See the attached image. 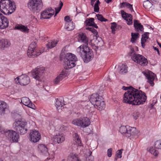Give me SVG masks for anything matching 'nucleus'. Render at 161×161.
Returning <instances> with one entry per match:
<instances>
[{
  "mask_svg": "<svg viewBox=\"0 0 161 161\" xmlns=\"http://www.w3.org/2000/svg\"><path fill=\"white\" fill-rule=\"evenodd\" d=\"M122 89L127 90L124 94L123 101L124 103L132 105H138L143 104L147 100L145 93L131 86H123Z\"/></svg>",
  "mask_w": 161,
  "mask_h": 161,
  "instance_id": "nucleus-1",
  "label": "nucleus"
},
{
  "mask_svg": "<svg viewBox=\"0 0 161 161\" xmlns=\"http://www.w3.org/2000/svg\"><path fill=\"white\" fill-rule=\"evenodd\" d=\"M77 51L85 63L88 62L93 58V54L92 50L86 45H81L77 48Z\"/></svg>",
  "mask_w": 161,
  "mask_h": 161,
  "instance_id": "nucleus-2",
  "label": "nucleus"
},
{
  "mask_svg": "<svg viewBox=\"0 0 161 161\" xmlns=\"http://www.w3.org/2000/svg\"><path fill=\"white\" fill-rule=\"evenodd\" d=\"M16 8L14 2L10 0H1L0 1V11L6 15L13 13Z\"/></svg>",
  "mask_w": 161,
  "mask_h": 161,
  "instance_id": "nucleus-3",
  "label": "nucleus"
},
{
  "mask_svg": "<svg viewBox=\"0 0 161 161\" xmlns=\"http://www.w3.org/2000/svg\"><path fill=\"white\" fill-rule=\"evenodd\" d=\"M90 103L93 105L94 107L99 110L103 109L105 107L104 102L102 101L101 97H99L97 94H93L90 97Z\"/></svg>",
  "mask_w": 161,
  "mask_h": 161,
  "instance_id": "nucleus-4",
  "label": "nucleus"
},
{
  "mask_svg": "<svg viewBox=\"0 0 161 161\" xmlns=\"http://www.w3.org/2000/svg\"><path fill=\"white\" fill-rule=\"evenodd\" d=\"M27 6L30 10L33 13L39 12L43 6L42 0H29Z\"/></svg>",
  "mask_w": 161,
  "mask_h": 161,
  "instance_id": "nucleus-5",
  "label": "nucleus"
},
{
  "mask_svg": "<svg viewBox=\"0 0 161 161\" xmlns=\"http://www.w3.org/2000/svg\"><path fill=\"white\" fill-rule=\"evenodd\" d=\"M13 125L14 129L21 135H24L27 132V123L25 121L16 119Z\"/></svg>",
  "mask_w": 161,
  "mask_h": 161,
  "instance_id": "nucleus-6",
  "label": "nucleus"
},
{
  "mask_svg": "<svg viewBox=\"0 0 161 161\" xmlns=\"http://www.w3.org/2000/svg\"><path fill=\"white\" fill-rule=\"evenodd\" d=\"M131 51L130 56H131L132 60L135 62L143 66L147 64V60L144 56L140 54L135 53L133 49H131Z\"/></svg>",
  "mask_w": 161,
  "mask_h": 161,
  "instance_id": "nucleus-7",
  "label": "nucleus"
},
{
  "mask_svg": "<svg viewBox=\"0 0 161 161\" xmlns=\"http://www.w3.org/2000/svg\"><path fill=\"white\" fill-rule=\"evenodd\" d=\"M64 59L65 64L69 69L75 67L76 65L75 63L78 60L76 56L70 53L66 54Z\"/></svg>",
  "mask_w": 161,
  "mask_h": 161,
  "instance_id": "nucleus-8",
  "label": "nucleus"
},
{
  "mask_svg": "<svg viewBox=\"0 0 161 161\" xmlns=\"http://www.w3.org/2000/svg\"><path fill=\"white\" fill-rule=\"evenodd\" d=\"M72 123L75 125L84 128L90 125V122L88 118L83 117L73 120L72 121Z\"/></svg>",
  "mask_w": 161,
  "mask_h": 161,
  "instance_id": "nucleus-9",
  "label": "nucleus"
},
{
  "mask_svg": "<svg viewBox=\"0 0 161 161\" xmlns=\"http://www.w3.org/2000/svg\"><path fill=\"white\" fill-rule=\"evenodd\" d=\"M5 134L10 141L13 142H18L19 135L18 133L12 130H8L6 131Z\"/></svg>",
  "mask_w": 161,
  "mask_h": 161,
  "instance_id": "nucleus-10",
  "label": "nucleus"
},
{
  "mask_svg": "<svg viewBox=\"0 0 161 161\" xmlns=\"http://www.w3.org/2000/svg\"><path fill=\"white\" fill-rule=\"evenodd\" d=\"M36 43L32 42L28 47L27 55L29 57H35L40 54L41 52H37L36 49Z\"/></svg>",
  "mask_w": 161,
  "mask_h": 161,
  "instance_id": "nucleus-11",
  "label": "nucleus"
},
{
  "mask_svg": "<svg viewBox=\"0 0 161 161\" xmlns=\"http://www.w3.org/2000/svg\"><path fill=\"white\" fill-rule=\"evenodd\" d=\"M29 139L32 142L35 143L38 142L41 138V135L38 131L32 130L29 135Z\"/></svg>",
  "mask_w": 161,
  "mask_h": 161,
  "instance_id": "nucleus-12",
  "label": "nucleus"
},
{
  "mask_svg": "<svg viewBox=\"0 0 161 161\" xmlns=\"http://www.w3.org/2000/svg\"><path fill=\"white\" fill-rule=\"evenodd\" d=\"M144 75L147 79V82L152 86L154 85L153 81L154 80L155 75L152 71L146 70L142 72Z\"/></svg>",
  "mask_w": 161,
  "mask_h": 161,
  "instance_id": "nucleus-13",
  "label": "nucleus"
},
{
  "mask_svg": "<svg viewBox=\"0 0 161 161\" xmlns=\"http://www.w3.org/2000/svg\"><path fill=\"white\" fill-rule=\"evenodd\" d=\"M18 81L19 83L21 85L25 86L30 83V81L29 77L27 75H23L19 77H17L15 80Z\"/></svg>",
  "mask_w": 161,
  "mask_h": 161,
  "instance_id": "nucleus-14",
  "label": "nucleus"
},
{
  "mask_svg": "<svg viewBox=\"0 0 161 161\" xmlns=\"http://www.w3.org/2000/svg\"><path fill=\"white\" fill-rule=\"evenodd\" d=\"M44 71L42 68H37L33 70L32 72V75L37 80H40V78L42 75Z\"/></svg>",
  "mask_w": 161,
  "mask_h": 161,
  "instance_id": "nucleus-15",
  "label": "nucleus"
},
{
  "mask_svg": "<svg viewBox=\"0 0 161 161\" xmlns=\"http://www.w3.org/2000/svg\"><path fill=\"white\" fill-rule=\"evenodd\" d=\"M21 103L29 108L35 109L36 108L35 105L30 100V99L26 97H23L21 99Z\"/></svg>",
  "mask_w": 161,
  "mask_h": 161,
  "instance_id": "nucleus-16",
  "label": "nucleus"
},
{
  "mask_svg": "<svg viewBox=\"0 0 161 161\" xmlns=\"http://www.w3.org/2000/svg\"><path fill=\"white\" fill-rule=\"evenodd\" d=\"M9 22L6 17L0 13V29H4L8 25Z\"/></svg>",
  "mask_w": 161,
  "mask_h": 161,
  "instance_id": "nucleus-17",
  "label": "nucleus"
},
{
  "mask_svg": "<svg viewBox=\"0 0 161 161\" xmlns=\"http://www.w3.org/2000/svg\"><path fill=\"white\" fill-rule=\"evenodd\" d=\"M67 75V73L66 70L65 69L63 70L59 75L54 80V83L55 84H58Z\"/></svg>",
  "mask_w": 161,
  "mask_h": 161,
  "instance_id": "nucleus-18",
  "label": "nucleus"
},
{
  "mask_svg": "<svg viewBox=\"0 0 161 161\" xmlns=\"http://www.w3.org/2000/svg\"><path fill=\"white\" fill-rule=\"evenodd\" d=\"M52 140L55 143L63 142L65 140V137L63 134H58L54 136Z\"/></svg>",
  "mask_w": 161,
  "mask_h": 161,
  "instance_id": "nucleus-19",
  "label": "nucleus"
},
{
  "mask_svg": "<svg viewBox=\"0 0 161 161\" xmlns=\"http://www.w3.org/2000/svg\"><path fill=\"white\" fill-rule=\"evenodd\" d=\"M8 104L3 101H0V114L3 115L5 112L8 110Z\"/></svg>",
  "mask_w": 161,
  "mask_h": 161,
  "instance_id": "nucleus-20",
  "label": "nucleus"
},
{
  "mask_svg": "<svg viewBox=\"0 0 161 161\" xmlns=\"http://www.w3.org/2000/svg\"><path fill=\"white\" fill-rule=\"evenodd\" d=\"M128 128V133H126V137H129L131 136L138 135L139 132L136 130V128L130 127Z\"/></svg>",
  "mask_w": 161,
  "mask_h": 161,
  "instance_id": "nucleus-21",
  "label": "nucleus"
},
{
  "mask_svg": "<svg viewBox=\"0 0 161 161\" xmlns=\"http://www.w3.org/2000/svg\"><path fill=\"white\" fill-rule=\"evenodd\" d=\"M11 45V43L8 40L2 39L0 41V48L3 49L4 48H7Z\"/></svg>",
  "mask_w": 161,
  "mask_h": 161,
  "instance_id": "nucleus-22",
  "label": "nucleus"
},
{
  "mask_svg": "<svg viewBox=\"0 0 161 161\" xmlns=\"http://www.w3.org/2000/svg\"><path fill=\"white\" fill-rule=\"evenodd\" d=\"M39 151L42 154L47 155L49 154L48 149L47 147L43 144H40L38 146Z\"/></svg>",
  "mask_w": 161,
  "mask_h": 161,
  "instance_id": "nucleus-23",
  "label": "nucleus"
},
{
  "mask_svg": "<svg viewBox=\"0 0 161 161\" xmlns=\"http://www.w3.org/2000/svg\"><path fill=\"white\" fill-rule=\"evenodd\" d=\"M134 25L136 31H143V27L138 20H135L134 21Z\"/></svg>",
  "mask_w": 161,
  "mask_h": 161,
  "instance_id": "nucleus-24",
  "label": "nucleus"
},
{
  "mask_svg": "<svg viewBox=\"0 0 161 161\" xmlns=\"http://www.w3.org/2000/svg\"><path fill=\"white\" fill-rule=\"evenodd\" d=\"M67 161H80L79 159L78 156L76 154L71 153L68 156Z\"/></svg>",
  "mask_w": 161,
  "mask_h": 161,
  "instance_id": "nucleus-25",
  "label": "nucleus"
},
{
  "mask_svg": "<svg viewBox=\"0 0 161 161\" xmlns=\"http://www.w3.org/2000/svg\"><path fill=\"white\" fill-rule=\"evenodd\" d=\"M94 19L93 18H90L88 19L86 21L85 23L86 24V26H92L96 28H98L97 24L94 22Z\"/></svg>",
  "mask_w": 161,
  "mask_h": 161,
  "instance_id": "nucleus-26",
  "label": "nucleus"
},
{
  "mask_svg": "<svg viewBox=\"0 0 161 161\" xmlns=\"http://www.w3.org/2000/svg\"><path fill=\"white\" fill-rule=\"evenodd\" d=\"M79 41L85 43L87 45L88 44V40L87 37L85 34L81 33L79 34Z\"/></svg>",
  "mask_w": 161,
  "mask_h": 161,
  "instance_id": "nucleus-27",
  "label": "nucleus"
},
{
  "mask_svg": "<svg viewBox=\"0 0 161 161\" xmlns=\"http://www.w3.org/2000/svg\"><path fill=\"white\" fill-rule=\"evenodd\" d=\"M148 32H145L142 35L141 38V44L142 46L144 48L145 46V43L147 42V40L149 38Z\"/></svg>",
  "mask_w": 161,
  "mask_h": 161,
  "instance_id": "nucleus-28",
  "label": "nucleus"
},
{
  "mask_svg": "<svg viewBox=\"0 0 161 161\" xmlns=\"http://www.w3.org/2000/svg\"><path fill=\"white\" fill-rule=\"evenodd\" d=\"M75 27V25L72 21H70L69 22H66L65 25V28L68 31H71L73 30Z\"/></svg>",
  "mask_w": 161,
  "mask_h": 161,
  "instance_id": "nucleus-29",
  "label": "nucleus"
},
{
  "mask_svg": "<svg viewBox=\"0 0 161 161\" xmlns=\"http://www.w3.org/2000/svg\"><path fill=\"white\" fill-rule=\"evenodd\" d=\"M15 29L20 30L24 32H29V29L26 26H24L21 25H18L15 27Z\"/></svg>",
  "mask_w": 161,
  "mask_h": 161,
  "instance_id": "nucleus-30",
  "label": "nucleus"
},
{
  "mask_svg": "<svg viewBox=\"0 0 161 161\" xmlns=\"http://www.w3.org/2000/svg\"><path fill=\"white\" fill-rule=\"evenodd\" d=\"M41 19H48L51 18V16L49 14V12L47 10V8L43 11L41 13Z\"/></svg>",
  "mask_w": 161,
  "mask_h": 161,
  "instance_id": "nucleus-31",
  "label": "nucleus"
},
{
  "mask_svg": "<svg viewBox=\"0 0 161 161\" xmlns=\"http://www.w3.org/2000/svg\"><path fill=\"white\" fill-rule=\"evenodd\" d=\"M127 68L125 64H122L119 66L118 68L119 72L121 74H123L127 72Z\"/></svg>",
  "mask_w": 161,
  "mask_h": 161,
  "instance_id": "nucleus-32",
  "label": "nucleus"
},
{
  "mask_svg": "<svg viewBox=\"0 0 161 161\" xmlns=\"http://www.w3.org/2000/svg\"><path fill=\"white\" fill-rule=\"evenodd\" d=\"M73 137L74 140L75 142L79 146H82L81 143V141L80 138H79L78 134L77 133H75L73 134Z\"/></svg>",
  "mask_w": 161,
  "mask_h": 161,
  "instance_id": "nucleus-33",
  "label": "nucleus"
},
{
  "mask_svg": "<svg viewBox=\"0 0 161 161\" xmlns=\"http://www.w3.org/2000/svg\"><path fill=\"white\" fill-rule=\"evenodd\" d=\"M128 126H122L119 128V131L122 134H124V136H126V133H128Z\"/></svg>",
  "mask_w": 161,
  "mask_h": 161,
  "instance_id": "nucleus-34",
  "label": "nucleus"
},
{
  "mask_svg": "<svg viewBox=\"0 0 161 161\" xmlns=\"http://www.w3.org/2000/svg\"><path fill=\"white\" fill-rule=\"evenodd\" d=\"M58 41L56 40H51L49 41L48 43L46 44V46L48 48H52L54 47L58 43Z\"/></svg>",
  "mask_w": 161,
  "mask_h": 161,
  "instance_id": "nucleus-35",
  "label": "nucleus"
},
{
  "mask_svg": "<svg viewBox=\"0 0 161 161\" xmlns=\"http://www.w3.org/2000/svg\"><path fill=\"white\" fill-rule=\"evenodd\" d=\"M94 107L93 105L90 103H89L88 104H87L85 107L84 109L86 111V112H88L92 113L93 111V110L94 109Z\"/></svg>",
  "mask_w": 161,
  "mask_h": 161,
  "instance_id": "nucleus-36",
  "label": "nucleus"
},
{
  "mask_svg": "<svg viewBox=\"0 0 161 161\" xmlns=\"http://www.w3.org/2000/svg\"><path fill=\"white\" fill-rule=\"evenodd\" d=\"M62 100L60 98H57L56 99V102L55 103V106L58 109H59L64 104L62 102Z\"/></svg>",
  "mask_w": 161,
  "mask_h": 161,
  "instance_id": "nucleus-37",
  "label": "nucleus"
},
{
  "mask_svg": "<svg viewBox=\"0 0 161 161\" xmlns=\"http://www.w3.org/2000/svg\"><path fill=\"white\" fill-rule=\"evenodd\" d=\"M121 13L122 18L125 19L132 18V15L130 14L126 13L123 10L121 11Z\"/></svg>",
  "mask_w": 161,
  "mask_h": 161,
  "instance_id": "nucleus-38",
  "label": "nucleus"
},
{
  "mask_svg": "<svg viewBox=\"0 0 161 161\" xmlns=\"http://www.w3.org/2000/svg\"><path fill=\"white\" fill-rule=\"evenodd\" d=\"M153 4L148 0L143 2V6L146 9H149L152 6Z\"/></svg>",
  "mask_w": 161,
  "mask_h": 161,
  "instance_id": "nucleus-39",
  "label": "nucleus"
},
{
  "mask_svg": "<svg viewBox=\"0 0 161 161\" xmlns=\"http://www.w3.org/2000/svg\"><path fill=\"white\" fill-rule=\"evenodd\" d=\"M148 150L150 153L155 156H157L158 155V152L154 147H151Z\"/></svg>",
  "mask_w": 161,
  "mask_h": 161,
  "instance_id": "nucleus-40",
  "label": "nucleus"
},
{
  "mask_svg": "<svg viewBox=\"0 0 161 161\" xmlns=\"http://www.w3.org/2000/svg\"><path fill=\"white\" fill-rule=\"evenodd\" d=\"M139 34L138 33H131V42L132 43L135 42V41L138 38Z\"/></svg>",
  "mask_w": 161,
  "mask_h": 161,
  "instance_id": "nucleus-41",
  "label": "nucleus"
},
{
  "mask_svg": "<svg viewBox=\"0 0 161 161\" xmlns=\"http://www.w3.org/2000/svg\"><path fill=\"white\" fill-rule=\"evenodd\" d=\"M100 4L99 0L97 1L94 6V11L96 12H98L99 11V6Z\"/></svg>",
  "mask_w": 161,
  "mask_h": 161,
  "instance_id": "nucleus-42",
  "label": "nucleus"
},
{
  "mask_svg": "<svg viewBox=\"0 0 161 161\" xmlns=\"http://www.w3.org/2000/svg\"><path fill=\"white\" fill-rule=\"evenodd\" d=\"M63 3L61 1H60V3L59 5V7L57 8H55V16L57 15V14L61 10L62 7L63 6Z\"/></svg>",
  "mask_w": 161,
  "mask_h": 161,
  "instance_id": "nucleus-43",
  "label": "nucleus"
},
{
  "mask_svg": "<svg viewBox=\"0 0 161 161\" xmlns=\"http://www.w3.org/2000/svg\"><path fill=\"white\" fill-rule=\"evenodd\" d=\"M111 24V28L112 30V32L113 34H115V30L117 29V24L115 22L112 23Z\"/></svg>",
  "mask_w": 161,
  "mask_h": 161,
  "instance_id": "nucleus-44",
  "label": "nucleus"
},
{
  "mask_svg": "<svg viewBox=\"0 0 161 161\" xmlns=\"http://www.w3.org/2000/svg\"><path fill=\"white\" fill-rule=\"evenodd\" d=\"M155 147L158 149H161V140L157 141L155 142Z\"/></svg>",
  "mask_w": 161,
  "mask_h": 161,
  "instance_id": "nucleus-45",
  "label": "nucleus"
},
{
  "mask_svg": "<svg viewBox=\"0 0 161 161\" xmlns=\"http://www.w3.org/2000/svg\"><path fill=\"white\" fill-rule=\"evenodd\" d=\"M96 16L98 19L102 22L106 21L108 20V19L104 18L102 14H97L96 15Z\"/></svg>",
  "mask_w": 161,
  "mask_h": 161,
  "instance_id": "nucleus-46",
  "label": "nucleus"
},
{
  "mask_svg": "<svg viewBox=\"0 0 161 161\" xmlns=\"http://www.w3.org/2000/svg\"><path fill=\"white\" fill-rule=\"evenodd\" d=\"M122 149H120V150H118L116 152V157L115 158V160H117V158H120L122 157L121 154H122Z\"/></svg>",
  "mask_w": 161,
  "mask_h": 161,
  "instance_id": "nucleus-47",
  "label": "nucleus"
},
{
  "mask_svg": "<svg viewBox=\"0 0 161 161\" xmlns=\"http://www.w3.org/2000/svg\"><path fill=\"white\" fill-rule=\"evenodd\" d=\"M129 5H130V4L129 3L127 2H123L120 4V8H121L125 7H127Z\"/></svg>",
  "mask_w": 161,
  "mask_h": 161,
  "instance_id": "nucleus-48",
  "label": "nucleus"
},
{
  "mask_svg": "<svg viewBox=\"0 0 161 161\" xmlns=\"http://www.w3.org/2000/svg\"><path fill=\"white\" fill-rule=\"evenodd\" d=\"M47 10L49 12V14L51 16V17L54 14V11L52 9L51 7H49L47 8Z\"/></svg>",
  "mask_w": 161,
  "mask_h": 161,
  "instance_id": "nucleus-49",
  "label": "nucleus"
},
{
  "mask_svg": "<svg viewBox=\"0 0 161 161\" xmlns=\"http://www.w3.org/2000/svg\"><path fill=\"white\" fill-rule=\"evenodd\" d=\"M140 114L138 112H135L133 114V116L135 119H136L139 117Z\"/></svg>",
  "mask_w": 161,
  "mask_h": 161,
  "instance_id": "nucleus-50",
  "label": "nucleus"
},
{
  "mask_svg": "<svg viewBox=\"0 0 161 161\" xmlns=\"http://www.w3.org/2000/svg\"><path fill=\"white\" fill-rule=\"evenodd\" d=\"M67 127L66 126L64 125H61L59 128V130L61 131H63L67 130Z\"/></svg>",
  "mask_w": 161,
  "mask_h": 161,
  "instance_id": "nucleus-51",
  "label": "nucleus"
},
{
  "mask_svg": "<svg viewBox=\"0 0 161 161\" xmlns=\"http://www.w3.org/2000/svg\"><path fill=\"white\" fill-rule=\"evenodd\" d=\"M112 148H109L108 150L107 151V155L108 157H111L112 155Z\"/></svg>",
  "mask_w": 161,
  "mask_h": 161,
  "instance_id": "nucleus-52",
  "label": "nucleus"
},
{
  "mask_svg": "<svg viewBox=\"0 0 161 161\" xmlns=\"http://www.w3.org/2000/svg\"><path fill=\"white\" fill-rule=\"evenodd\" d=\"M132 18H129L127 19H125V20H126L127 22V24L128 25H131L132 24Z\"/></svg>",
  "mask_w": 161,
  "mask_h": 161,
  "instance_id": "nucleus-53",
  "label": "nucleus"
},
{
  "mask_svg": "<svg viewBox=\"0 0 161 161\" xmlns=\"http://www.w3.org/2000/svg\"><path fill=\"white\" fill-rule=\"evenodd\" d=\"M91 31L95 35H97V33L96 30H95L93 28H92Z\"/></svg>",
  "mask_w": 161,
  "mask_h": 161,
  "instance_id": "nucleus-54",
  "label": "nucleus"
},
{
  "mask_svg": "<svg viewBox=\"0 0 161 161\" xmlns=\"http://www.w3.org/2000/svg\"><path fill=\"white\" fill-rule=\"evenodd\" d=\"M70 18L69 16H66L64 17V20L67 22H69L68 20H69V21H70Z\"/></svg>",
  "mask_w": 161,
  "mask_h": 161,
  "instance_id": "nucleus-55",
  "label": "nucleus"
},
{
  "mask_svg": "<svg viewBox=\"0 0 161 161\" xmlns=\"http://www.w3.org/2000/svg\"><path fill=\"white\" fill-rule=\"evenodd\" d=\"M87 160L89 161H93V157L91 155L89 156V157L87 158Z\"/></svg>",
  "mask_w": 161,
  "mask_h": 161,
  "instance_id": "nucleus-56",
  "label": "nucleus"
},
{
  "mask_svg": "<svg viewBox=\"0 0 161 161\" xmlns=\"http://www.w3.org/2000/svg\"><path fill=\"white\" fill-rule=\"evenodd\" d=\"M127 8L129 9L131 11V12L133 11V9L132 8V5L130 4V5L128 6Z\"/></svg>",
  "mask_w": 161,
  "mask_h": 161,
  "instance_id": "nucleus-57",
  "label": "nucleus"
},
{
  "mask_svg": "<svg viewBox=\"0 0 161 161\" xmlns=\"http://www.w3.org/2000/svg\"><path fill=\"white\" fill-rule=\"evenodd\" d=\"M96 0H91V4L92 6H93V5L94 3V2L96 1Z\"/></svg>",
  "mask_w": 161,
  "mask_h": 161,
  "instance_id": "nucleus-58",
  "label": "nucleus"
},
{
  "mask_svg": "<svg viewBox=\"0 0 161 161\" xmlns=\"http://www.w3.org/2000/svg\"><path fill=\"white\" fill-rule=\"evenodd\" d=\"M153 48L155 50H156V51H157V52H158V53L159 54V50L156 47H153Z\"/></svg>",
  "mask_w": 161,
  "mask_h": 161,
  "instance_id": "nucleus-59",
  "label": "nucleus"
},
{
  "mask_svg": "<svg viewBox=\"0 0 161 161\" xmlns=\"http://www.w3.org/2000/svg\"><path fill=\"white\" fill-rule=\"evenodd\" d=\"M92 27H86V29L87 30H88L90 31H91L92 29Z\"/></svg>",
  "mask_w": 161,
  "mask_h": 161,
  "instance_id": "nucleus-60",
  "label": "nucleus"
},
{
  "mask_svg": "<svg viewBox=\"0 0 161 161\" xmlns=\"http://www.w3.org/2000/svg\"><path fill=\"white\" fill-rule=\"evenodd\" d=\"M112 0H105V1L107 3H109Z\"/></svg>",
  "mask_w": 161,
  "mask_h": 161,
  "instance_id": "nucleus-61",
  "label": "nucleus"
},
{
  "mask_svg": "<svg viewBox=\"0 0 161 161\" xmlns=\"http://www.w3.org/2000/svg\"><path fill=\"white\" fill-rule=\"evenodd\" d=\"M93 48L95 50L96 49H97V47L95 46H93Z\"/></svg>",
  "mask_w": 161,
  "mask_h": 161,
  "instance_id": "nucleus-62",
  "label": "nucleus"
},
{
  "mask_svg": "<svg viewBox=\"0 0 161 161\" xmlns=\"http://www.w3.org/2000/svg\"><path fill=\"white\" fill-rule=\"evenodd\" d=\"M121 27L120 25H118L117 26V28L118 29H121Z\"/></svg>",
  "mask_w": 161,
  "mask_h": 161,
  "instance_id": "nucleus-63",
  "label": "nucleus"
},
{
  "mask_svg": "<svg viewBox=\"0 0 161 161\" xmlns=\"http://www.w3.org/2000/svg\"><path fill=\"white\" fill-rule=\"evenodd\" d=\"M158 44L159 45V47L161 48V43L158 42Z\"/></svg>",
  "mask_w": 161,
  "mask_h": 161,
  "instance_id": "nucleus-64",
  "label": "nucleus"
}]
</instances>
